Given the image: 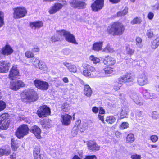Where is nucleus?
<instances>
[{
  "instance_id": "a19ab883",
  "label": "nucleus",
  "mask_w": 159,
  "mask_h": 159,
  "mask_svg": "<svg viewBox=\"0 0 159 159\" xmlns=\"http://www.w3.org/2000/svg\"><path fill=\"white\" fill-rule=\"evenodd\" d=\"M126 51L127 54L131 56L134 53V50L131 49L129 46L128 45L126 47Z\"/></svg>"
},
{
  "instance_id": "39448f33",
  "label": "nucleus",
  "mask_w": 159,
  "mask_h": 159,
  "mask_svg": "<svg viewBox=\"0 0 159 159\" xmlns=\"http://www.w3.org/2000/svg\"><path fill=\"white\" fill-rule=\"evenodd\" d=\"M59 34H63L65 38L66 39L68 42L74 44H77L75 36L71 34L70 32L63 30L59 33Z\"/></svg>"
},
{
  "instance_id": "49530a36",
  "label": "nucleus",
  "mask_w": 159,
  "mask_h": 159,
  "mask_svg": "<svg viewBox=\"0 0 159 159\" xmlns=\"http://www.w3.org/2000/svg\"><path fill=\"white\" fill-rule=\"evenodd\" d=\"M81 120H78L77 121H76L75 126L73 128L72 132H73L74 130H76L77 129H79L80 127V123Z\"/></svg>"
},
{
  "instance_id": "3c124183",
  "label": "nucleus",
  "mask_w": 159,
  "mask_h": 159,
  "mask_svg": "<svg viewBox=\"0 0 159 159\" xmlns=\"http://www.w3.org/2000/svg\"><path fill=\"white\" fill-rule=\"evenodd\" d=\"M6 107V104L3 101H0V112L3 110Z\"/></svg>"
},
{
  "instance_id": "f257e3e1",
  "label": "nucleus",
  "mask_w": 159,
  "mask_h": 159,
  "mask_svg": "<svg viewBox=\"0 0 159 159\" xmlns=\"http://www.w3.org/2000/svg\"><path fill=\"white\" fill-rule=\"evenodd\" d=\"M125 30L123 25L119 22H115L109 26L107 29L108 33L113 36L122 34Z\"/></svg>"
},
{
  "instance_id": "4c0bfd02",
  "label": "nucleus",
  "mask_w": 159,
  "mask_h": 159,
  "mask_svg": "<svg viewBox=\"0 0 159 159\" xmlns=\"http://www.w3.org/2000/svg\"><path fill=\"white\" fill-rule=\"evenodd\" d=\"M142 40L141 38L137 37L136 39V45L138 48H142L143 45L142 43Z\"/></svg>"
},
{
  "instance_id": "423d86ee",
  "label": "nucleus",
  "mask_w": 159,
  "mask_h": 159,
  "mask_svg": "<svg viewBox=\"0 0 159 159\" xmlns=\"http://www.w3.org/2000/svg\"><path fill=\"white\" fill-rule=\"evenodd\" d=\"M28 131L29 129L27 126L25 125H23L17 129L16 133V136L19 139L23 138L28 134Z\"/></svg>"
},
{
  "instance_id": "72a5a7b5",
  "label": "nucleus",
  "mask_w": 159,
  "mask_h": 159,
  "mask_svg": "<svg viewBox=\"0 0 159 159\" xmlns=\"http://www.w3.org/2000/svg\"><path fill=\"white\" fill-rule=\"evenodd\" d=\"M43 128L47 129L51 127V121L49 120H45L44 122L42 124Z\"/></svg>"
},
{
  "instance_id": "ea45409f",
  "label": "nucleus",
  "mask_w": 159,
  "mask_h": 159,
  "mask_svg": "<svg viewBox=\"0 0 159 159\" xmlns=\"http://www.w3.org/2000/svg\"><path fill=\"white\" fill-rule=\"evenodd\" d=\"M128 8L126 7L122 11H119L117 13V16L118 17L126 15L128 13Z\"/></svg>"
},
{
  "instance_id": "6e6d98bb",
  "label": "nucleus",
  "mask_w": 159,
  "mask_h": 159,
  "mask_svg": "<svg viewBox=\"0 0 159 159\" xmlns=\"http://www.w3.org/2000/svg\"><path fill=\"white\" fill-rule=\"evenodd\" d=\"M151 9L153 10H159V3L155 5H152L151 6Z\"/></svg>"
},
{
  "instance_id": "f704fd0d",
  "label": "nucleus",
  "mask_w": 159,
  "mask_h": 159,
  "mask_svg": "<svg viewBox=\"0 0 159 159\" xmlns=\"http://www.w3.org/2000/svg\"><path fill=\"white\" fill-rule=\"evenodd\" d=\"M116 119L113 116H108L106 119L105 121L109 124H112L116 121Z\"/></svg>"
},
{
  "instance_id": "79ce46f5",
  "label": "nucleus",
  "mask_w": 159,
  "mask_h": 159,
  "mask_svg": "<svg viewBox=\"0 0 159 159\" xmlns=\"http://www.w3.org/2000/svg\"><path fill=\"white\" fill-rule=\"evenodd\" d=\"M83 74L85 76L89 77L92 78L96 76L95 75H93V73L91 74V72L87 69L84 70Z\"/></svg>"
},
{
  "instance_id": "5fc2aeb1",
  "label": "nucleus",
  "mask_w": 159,
  "mask_h": 159,
  "mask_svg": "<svg viewBox=\"0 0 159 159\" xmlns=\"http://www.w3.org/2000/svg\"><path fill=\"white\" fill-rule=\"evenodd\" d=\"M25 56L28 58L33 57H34V54L32 52L30 51H26L25 53Z\"/></svg>"
},
{
  "instance_id": "b1692460",
  "label": "nucleus",
  "mask_w": 159,
  "mask_h": 159,
  "mask_svg": "<svg viewBox=\"0 0 159 159\" xmlns=\"http://www.w3.org/2000/svg\"><path fill=\"white\" fill-rule=\"evenodd\" d=\"M103 42L99 41L94 43L93 45L92 48L94 51L99 52L102 50Z\"/></svg>"
},
{
  "instance_id": "338daca9",
  "label": "nucleus",
  "mask_w": 159,
  "mask_h": 159,
  "mask_svg": "<svg viewBox=\"0 0 159 159\" xmlns=\"http://www.w3.org/2000/svg\"><path fill=\"white\" fill-rule=\"evenodd\" d=\"M154 16V14L152 12H149L147 15V17L150 20H152Z\"/></svg>"
},
{
  "instance_id": "0eeeda50",
  "label": "nucleus",
  "mask_w": 159,
  "mask_h": 159,
  "mask_svg": "<svg viewBox=\"0 0 159 159\" xmlns=\"http://www.w3.org/2000/svg\"><path fill=\"white\" fill-rule=\"evenodd\" d=\"M7 114H3L0 116V128L2 129H6L9 125V122L8 120Z\"/></svg>"
},
{
  "instance_id": "de8ad7c7",
  "label": "nucleus",
  "mask_w": 159,
  "mask_h": 159,
  "mask_svg": "<svg viewBox=\"0 0 159 159\" xmlns=\"http://www.w3.org/2000/svg\"><path fill=\"white\" fill-rule=\"evenodd\" d=\"M4 24L3 13L0 11V28L3 26Z\"/></svg>"
},
{
  "instance_id": "9d476101",
  "label": "nucleus",
  "mask_w": 159,
  "mask_h": 159,
  "mask_svg": "<svg viewBox=\"0 0 159 159\" xmlns=\"http://www.w3.org/2000/svg\"><path fill=\"white\" fill-rule=\"evenodd\" d=\"M141 92L143 96L145 99H152L157 97V94L154 93L152 92L151 91L142 88Z\"/></svg>"
},
{
  "instance_id": "8fccbe9b",
  "label": "nucleus",
  "mask_w": 159,
  "mask_h": 159,
  "mask_svg": "<svg viewBox=\"0 0 159 159\" xmlns=\"http://www.w3.org/2000/svg\"><path fill=\"white\" fill-rule=\"evenodd\" d=\"M51 155L53 157L56 158L58 156L59 154L57 151L55 150H51L50 152Z\"/></svg>"
},
{
  "instance_id": "6e6552de",
  "label": "nucleus",
  "mask_w": 159,
  "mask_h": 159,
  "mask_svg": "<svg viewBox=\"0 0 159 159\" xmlns=\"http://www.w3.org/2000/svg\"><path fill=\"white\" fill-rule=\"evenodd\" d=\"M37 113L39 117H43L50 114V110L47 106L43 105L41 106L37 111Z\"/></svg>"
},
{
  "instance_id": "7c9ffc66",
  "label": "nucleus",
  "mask_w": 159,
  "mask_h": 159,
  "mask_svg": "<svg viewBox=\"0 0 159 159\" xmlns=\"http://www.w3.org/2000/svg\"><path fill=\"white\" fill-rule=\"evenodd\" d=\"M114 51V49L109 44H107L102 50V52L107 53H112Z\"/></svg>"
},
{
  "instance_id": "4d7b16f0",
  "label": "nucleus",
  "mask_w": 159,
  "mask_h": 159,
  "mask_svg": "<svg viewBox=\"0 0 159 159\" xmlns=\"http://www.w3.org/2000/svg\"><path fill=\"white\" fill-rule=\"evenodd\" d=\"M152 117L154 119H157L159 118V114L156 111H153L152 113Z\"/></svg>"
},
{
  "instance_id": "f03ea898",
  "label": "nucleus",
  "mask_w": 159,
  "mask_h": 159,
  "mask_svg": "<svg viewBox=\"0 0 159 159\" xmlns=\"http://www.w3.org/2000/svg\"><path fill=\"white\" fill-rule=\"evenodd\" d=\"M21 97L23 101L33 102L38 98L37 93L33 89H25L21 94Z\"/></svg>"
},
{
  "instance_id": "cd10ccee",
  "label": "nucleus",
  "mask_w": 159,
  "mask_h": 159,
  "mask_svg": "<svg viewBox=\"0 0 159 159\" xmlns=\"http://www.w3.org/2000/svg\"><path fill=\"white\" fill-rule=\"evenodd\" d=\"M92 92L90 87L88 85H85L84 88V94L87 96L90 97L92 93Z\"/></svg>"
},
{
  "instance_id": "bf43d9fd",
  "label": "nucleus",
  "mask_w": 159,
  "mask_h": 159,
  "mask_svg": "<svg viewBox=\"0 0 159 159\" xmlns=\"http://www.w3.org/2000/svg\"><path fill=\"white\" fill-rule=\"evenodd\" d=\"M86 69L92 72H93L95 71V69L94 67L89 65H87L86 66Z\"/></svg>"
},
{
  "instance_id": "774afa93",
  "label": "nucleus",
  "mask_w": 159,
  "mask_h": 159,
  "mask_svg": "<svg viewBox=\"0 0 159 159\" xmlns=\"http://www.w3.org/2000/svg\"><path fill=\"white\" fill-rule=\"evenodd\" d=\"M142 113L141 111L137 110L136 113V116L137 118H139L142 116Z\"/></svg>"
},
{
  "instance_id": "412c9836",
  "label": "nucleus",
  "mask_w": 159,
  "mask_h": 159,
  "mask_svg": "<svg viewBox=\"0 0 159 159\" xmlns=\"http://www.w3.org/2000/svg\"><path fill=\"white\" fill-rule=\"evenodd\" d=\"M87 143L88 148L90 150L98 151L100 149V147L94 141H88Z\"/></svg>"
},
{
  "instance_id": "e2e57ef3",
  "label": "nucleus",
  "mask_w": 159,
  "mask_h": 159,
  "mask_svg": "<svg viewBox=\"0 0 159 159\" xmlns=\"http://www.w3.org/2000/svg\"><path fill=\"white\" fill-rule=\"evenodd\" d=\"M71 52L70 50L69 49H65L63 50V53L66 55H69L70 53Z\"/></svg>"
},
{
  "instance_id": "2eb2a0df",
  "label": "nucleus",
  "mask_w": 159,
  "mask_h": 159,
  "mask_svg": "<svg viewBox=\"0 0 159 159\" xmlns=\"http://www.w3.org/2000/svg\"><path fill=\"white\" fill-rule=\"evenodd\" d=\"M70 3L72 7L79 9L84 8L86 5L84 2L80 0H72Z\"/></svg>"
},
{
  "instance_id": "4468645a",
  "label": "nucleus",
  "mask_w": 159,
  "mask_h": 159,
  "mask_svg": "<svg viewBox=\"0 0 159 159\" xmlns=\"http://www.w3.org/2000/svg\"><path fill=\"white\" fill-rule=\"evenodd\" d=\"M137 82L138 84L140 86H144L148 84V78L143 73L139 75Z\"/></svg>"
},
{
  "instance_id": "473e14b6",
  "label": "nucleus",
  "mask_w": 159,
  "mask_h": 159,
  "mask_svg": "<svg viewBox=\"0 0 159 159\" xmlns=\"http://www.w3.org/2000/svg\"><path fill=\"white\" fill-rule=\"evenodd\" d=\"M89 59L90 61H92L93 63L94 64L99 63L100 61V60L99 58L93 55L90 56Z\"/></svg>"
},
{
  "instance_id": "dca6fc26",
  "label": "nucleus",
  "mask_w": 159,
  "mask_h": 159,
  "mask_svg": "<svg viewBox=\"0 0 159 159\" xmlns=\"http://www.w3.org/2000/svg\"><path fill=\"white\" fill-rule=\"evenodd\" d=\"M33 154L34 159H44L46 157L45 155L40 152V148L39 146L34 149Z\"/></svg>"
},
{
  "instance_id": "09e8293b",
  "label": "nucleus",
  "mask_w": 159,
  "mask_h": 159,
  "mask_svg": "<svg viewBox=\"0 0 159 159\" xmlns=\"http://www.w3.org/2000/svg\"><path fill=\"white\" fill-rule=\"evenodd\" d=\"M130 158L132 159H141L142 157L140 155L133 153L131 155Z\"/></svg>"
},
{
  "instance_id": "37998d69",
  "label": "nucleus",
  "mask_w": 159,
  "mask_h": 159,
  "mask_svg": "<svg viewBox=\"0 0 159 159\" xmlns=\"http://www.w3.org/2000/svg\"><path fill=\"white\" fill-rule=\"evenodd\" d=\"M129 127V124L127 122H123L120 125L119 128L120 129H124Z\"/></svg>"
},
{
  "instance_id": "5701e85b",
  "label": "nucleus",
  "mask_w": 159,
  "mask_h": 159,
  "mask_svg": "<svg viewBox=\"0 0 159 159\" xmlns=\"http://www.w3.org/2000/svg\"><path fill=\"white\" fill-rule=\"evenodd\" d=\"M63 5L59 3H56L52 6L49 10V12L50 14H53L56 12L57 11L61 9L63 7Z\"/></svg>"
},
{
  "instance_id": "1a4fd4ad",
  "label": "nucleus",
  "mask_w": 159,
  "mask_h": 159,
  "mask_svg": "<svg viewBox=\"0 0 159 159\" xmlns=\"http://www.w3.org/2000/svg\"><path fill=\"white\" fill-rule=\"evenodd\" d=\"M25 86V84L22 81L15 80L11 81L10 87L13 90L16 91L20 88L24 87Z\"/></svg>"
},
{
  "instance_id": "ddd939ff",
  "label": "nucleus",
  "mask_w": 159,
  "mask_h": 159,
  "mask_svg": "<svg viewBox=\"0 0 159 159\" xmlns=\"http://www.w3.org/2000/svg\"><path fill=\"white\" fill-rule=\"evenodd\" d=\"M11 63L6 60L0 61V73H5L9 70Z\"/></svg>"
},
{
  "instance_id": "0e129e2a",
  "label": "nucleus",
  "mask_w": 159,
  "mask_h": 159,
  "mask_svg": "<svg viewBox=\"0 0 159 159\" xmlns=\"http://www.w3.org/2000/svg\"><path fill=\"white\" fill-rule=\"evenodd\" d=\"M87 126L86 124H84L82 126V127H80V130L81 132L84 131L87 128Z\"/></svg>"
},
{
  "instance_id": "c85d7f7f",
  "label": "nucleus",
  "mask_w": 159,
  "mask_h": 159,
  "mask_svg": "<svg viewBox=\"0 0 159 159\" xmlns=\"http://www.w3.org/2000/svg\"><path fill=\"white\" fill-rule=\"evenodd\" d=\"M43 25L42 21H36L30 23V25L31 28H40L43 26Z\"/></svg>"
},
{
  "instance_id": "aec40b11",
  "label": "nucleus",
  "mask_w": 159,
  "mask_h": 159,
  "mask_svg": "<svg viewBox=\"0 0 159 159\" xmlns=\"http://www.w3.org/2000/svg\"><path fill=\"white\" fill-rule=\"evenodd\" d=\"M30 131L34 134L37 139L41 138V130L39 127L36 125L33 126L30 129Z\"/></svg>"
},
{
  "instance_id": "f3484780",
  "label": "nucleus",
  "mask_w": 159,
  "mask_h": 159,
  "mask_svg": "<svg viewBox=\"0 0 159 159\" xmlns=\"http://www.w3.org/2000/svg\"><path fill=\"white\" fill-rule=\"evenodd\" d=\"M72 119L71 116L65 114L61 115V121L63 125L67 126L70 124Z\"/></svg>"
},
{
  "instance_id": "69168bd1",
  "label": "nucleus",
  "mask_w": 159,
  "mask_h": 159,
  "mask_svg": "<svg viewBox=\"0 0 159 159\" xmlns=\"http://www.w3.org/2000/svg\"><path fill=\"white\" fill-rule=\"evenodd\" d=\"M119 98L123 101H125L126 99L125 95L122 93L120 94Z\"/></svg>"
},
{
  "instance_id": "603ef678",
  "label": "nucleus",
  "mask_w": 159,
  "mask_h": 159,
  "mask_svg": "<svg viewBox=\"0 0 159 159\" xmlns=\"http://www.w3.org/2000/svg\"><path fill=\"white\" fill-rule=\"evenodd\" d=\"M62 109L64 111L67 112L69 109V105L66 103H64L62 106Z\"/></svg>"
},
{
  "instance_id": "864d4df0",
  "label": "nucleus",
  "mask_w": 159,
  "mask_h": 159,
  "mask_svg": "<svg viewBox=\"0 0 159 159\" xmlns=\"http://www.w3.org/2000/svg\"><path fill=\"white\" fill-rule=\"evenodd\" d=\"M146 35L148 38H150L153 37L154 36V34L152 31L150 29L148 30H147Z\"/></svg>"
},
{
  "instance_id": "680f3d73",
  "label": "nucleus",
  "mask_w": 159,
  "mask_h": 159,
  "mask_svg": "<svg viewBox=\"0 0 159 159\" xmlns=\"http://www.w3.org/2000/svg\"><path fill=\"white\" fill-rule=\"evenodd\" d=\"M3 155H5L6 156L9 155L10 153V150L9 149H3Z\"/></svg>"
},
{
  "instance_id": "9b49d317",
  "label": "nucleus",
  "mask_w": 159,
  "mask_h": 159,
  "mask_svg": "<svg viewBox=\"0 0 159 159\" xmlns=\"http://www.w3.org/2000/svg\"><path fill=\"white\" fill-rule=\"evenodd\" d=\"M34 84L37 88L42 90H46L49 87V84L48 82L39 80H35Z\"/></svg>"
},
{
  "instance_id": "4be33fe9",
  "label": "nucleus",
  "mask_w": 159,
  "mask_h": 159,
  "mask_svg": "<svg viewBox=\"0 0 159 159\" xmlns=\"http://www.w3.org/2000/svg\"><path fill=\"white\" fill-rule=\"evenodd\" d=\"M19 72L17 67L13 66L12 69L10 70V74L9 75V78L12 80H13L16 76L19 75Z\"/></svg>"
},
{
  "instance_id": "bb28decb",
  "label": "nucleus",
  "mask_w": 159,
  "mask_h": 159,
  "mask_svg": "<svg viewBox=\"0 0 159 159\" xmlns=\"http://www.w3.org/2000/svg\"><path fill=\"white\" fill-rule=\"evenodd\" d=\"M103 70L105 72V74L102 72H100L99 73L98 75L99 77H105V75L106 74H112L113 72V69L110 67H107L103 69Z\"/></svg>"
},
{
  "instance_id": "7ed1b4c3",
  "label": "nucleus",
  "mask_w": 159,
  "mask_h": 159,
  "mask_svg": "<svg viewBox=\"0 0 159 159\" xmlns=\"http://www.w3.org/2000/svg\"><path fill=\"white\" fill-rule=\"evenodd\" d=\"M134 80V78L130 74H125L118 78V82H116L114 83L113 89L115 91L118 90L122 86L121 83L132 82Z\"/></svg>"
},
{
  "instance_id": "052dcab7",
  "label": "nucleus",
  "mask_w": 159,
  "mask_h": 159,
  "mask_svg": "<svg viewBox=\"0 0 159 159\" xmlns=\"http://www.w3.org/2000/svg\"><path fill=\"white\" fill-rule=\"evenodd\" d=\"M150 139L153 142L155 143L157 141L158 137L156 135H152L151 136Z\"/></svg>"
},
{
  "instance_id": "e433bc0d",
  "label": "nucleus",
  "mask_w": 159,
  "mask_h": 159,
  "mask_svg": "<svg viewBox=\"0 0 159 159\" xmlns=\"http://www.w3.org/2000/svg\"><path fill=\"white\" fill-rule=\"evenodd\" d=\"M159 45V37L153 41L151 47L153 49H155Z\"/></svg>"
},
{
  "instance_id": "a878e982",
  "label": "nucleus",
  "mask_w": 159,
  "mask_h": 159,
  "mask_svg": "<svg viewBox=\"0 0 159 159\" xmlns=\"http://www.w3.org/2000/svg\"><path fill=\"white\" fill-rule=\"evenodd\" d=\"M63 64L67 68L70 72L74 73H75L76 72L77 68L75 65L66 61L63 62Z\"/></svg>"
},
{
  "instance_id": "c03bdc74",
  "label": "nucleus",
  "mask_w": 159,
  "mask_h": 159,
  "mask_svg": "<svg viewBox=\"0 0 159 159\" xmlns=\"http://www.w3.org/2000/svg\"><path fill=\"white\" fill-rule=\"evenodd\" d=\"M142 22V20L140 17H136L134 18L131 21L132 24H139Z\"/></svg>"
},
{
  "instance_id": "a211bd4d",
  "label": "nucleus",
  "mask_w": 159,
  "mask_h": 159,
  "mask_svg": "<svg viewBox=\"0 0 159 159\" xmlns=\"http://www.w3.org/2000/svg\"><path fill=\"white\" fill-rule=\"evenodd\" d=\"M13 52V50L12 47L8 44H7L0 50V53L1 54L8 56L11 54Z\"/></svg>"
},
{
  "instance_id": "2f4dec72",
  "label": "nucleus",
  "mask_w": 159,
  "mask_h": 159,
  "mask_svg": "<svg viewBox=\"0 0 159 159\" xmlns=\"http://www.w3.org/2000/svg\"><path fill=\"white\" fill-rule=\"evenodd\" d=\"M128 109L127 108L123 107L121 111L120 114V118L123 119L126 117L127 115Z\"/></svg>"
},
{
  "instance_id": "f8f14e48",
  "label": "nucleus",
  "mask_w": 159,
  "mask_h": 159,
  "mask_svg": "<svg viewBox=\"0 0 159 159\" xmlns=\"http://www.w3.org/2000/svg\"><path fill=\"white\" fill-rule=\"evenodd\" d=\"M104 0H96L91 5L92 10L95 12L98 11L103 7Z\"/></svg>"
},
{
  "instance_id": "c756f323",
  "label": "nucleus",
  "mask_w": 159,
  "mask_h": 159,
  "mask_svg": "<svg viewBox=\"0 0 159 159\" xmlns=\"http://www.w3.org/2000/svg\"><path fill=\"white\" fill-rule=\"evenodd\" d=\"M60 31H61L57 32L56 34L51 38V40L52 42L59 41L60 39V37L63 36V34H59Z\"/></svg>"
},
{
  "instance_id": "393cba45",
  "label": "nucleus",
  "mask_w": 159,
  "mask_h": 159,
  "mask_svg": "<svg viewBox=\"0 0 159 159\" xmlns=\"http://www.w3.org/2000/svg\"><path fill=\"white\" fill-rule=\"evenodd\" d=\"M130 97L137 104L140 106L143 105V102L142 100L139 99V97L137 94L133 93L131 95Z\"/></svg>"
},
{
  "instance_id": "20e7f679",
  "label": "nucleus",
  "mask_w": 159,
  "mask_h": 159,
  "mask_svg": "<svg viewBox=\"0 0 159 159\" xmlns=\"http://www.w3.org/2000/svg\"><path fill=\"white\" fill-rule=\"evenodd\" d=\"M13 17L15 19L20 18L24 17L27 13V11L24 7L20 6L13 9Z\"/></svg>"
},
{
  "instance_id": "6ab92c4d",
  "label": "nucleus",
  "mask_w": 159,
  "mask_h": 159,
  "mask_svg": "<svg viewBox=\"0 0 159 159\" xmlns=\"http://www.w3.org/2000/svg\"><path fill=\"white\" fill-rule=\"evenodd\" d=\"M116 61L114 58L109 55L106 56L103 61L104 64L108 66L114 65L116 63Z\"/></svg>"
},
{
  "instance_id": "13d9d810",
  "label": "nucleus",
  "mask_w": 159,
  "mask_h": 159,
  "mask_svg": "<svg viewBox=\"0 0 159 159\" xmlns=\"http://www.w3.org/2000/svg\"><path fill=\"white\" fill-rule=\"evenodd\" d=\"M34 60L33 61L34 63L33 64L35 66L37 67L38 68L39 66V63H40L41 61H40L38 59H33Z\"/></svg>"
},
{
  "instance_id": "a18cd8bd",
  "label": "nucleus",
  "mask_w": 159,
  "mask_h": 159,
  "mask_svg": "<svg viewBox=\"0 0 159 159\" xmlns=\"http://www.w3.org/2000/svg\"><path fill=\"white\" fill-rule=\"evenodd\" d=\"M39 65L38 68L41 69V70H43L44 71H46L47 70V66L45 65V64L42 61H41L40 63H39Z\"/></svg>"
},
{
  "instance_id": "58836bf2",
  "label": "nucleus",
  "mask_w": 159,
  "mask_h": 159,
  "mask_svg": "<svg viewBox=\"0 0 159 159\" xmlns=\"http://www.w3.org/2000/svg\"><path fill=\"white\" fill-rule=\"evenodd\" d=\"M11 147L12 149L14 151H16L18 148V143L17 141H14L13 139H11Z\"/></svg>"
},
{
  "instance_id": "c9c22d12",
  "label": "nucleus",
  "mask_w": 159,
  "mask_h": 159,
  "mask_svg": "<svg viewBox=\"0 0 159 159\" xmlns=\"http://www.w3.org/2000/svg\"><path fill=\"white\" fill-rule=\"evenodd\" d=\"M134 140V135L132 133L129 134L126 137V141L129 143H131Z\"/></svg>"
}]
</instances>
